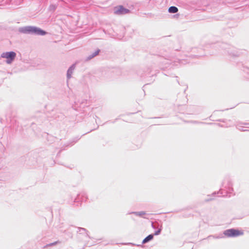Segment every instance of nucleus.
Returning <instances> with one entry per match:
<instances>
[{"instance_id": "1", "label": "nucleus", "mask_w": 249, "mask_h": 249, "mask_svg": "<svg viewBox=\"0 0 249 249\" xmlns=\"http://www.w3.org/2000/svg\"><path fill=\"white\" fill-rule=\"evenodd\" d=\"M21 31L24 33H32L36 35L41 36L45 35L46 34V32L40 29V28L31 26L26 27L22 29Z\"/></svg>"}, {"instance_id": "2", "label": "nucleus", "mask_w": 249, "mask_h": 249, "mask_svg": "<svg viewBox=\"0 0 249 249\" xmlns=\"http://www.w3.org/2000/svg\"><path fill=\"white\" fill-rule=\"evenodd\" d=\"M223 234L228 237H234L243 235L244 232L243 231L231 229L225 231Z\"/></svg>"}, {"instance_id": "3", "label": "nucleus", "mask_w": 249, "mask_h": 249, "mask_svg": "<svg viewBox=\"0 0 249 249\" xmlns=\"http://www.w3.org/2000/svg\"><path fill=\"white\" fill-rule=\"evenodd\" d=\"M16 56L15 53L13 52L3 53L1 54V57L7 59V63L10 64L13 61Z\"/></svg>"}, {"instance_id": "4", "label": "nucleus", "mask_w": 249, "mask_h": 249, "mask_svg": "<svg viewBox=\"0 0 249 249\" xmlns=\"http://www.w3.org/2000/svg\"><path fill=\"white\" fill-rule=\"evenodd\" d=\"M129 13V10L124 8L122 5H119L114 7V14L116 15H123Z\"/></svg>"}, {"instance_id": "5", "label": "nucleus", "mask_w": 249, "mask_h": 249, "mask_svg": "<svg viewBox=\"0 0 249 249\" xmlns=\"http://www.w3.org/2000/svg\"><path fill=\"white\" fill-rule=\"evenodd\" d=\"M168 11L171 13H176L178 11V9L175 6H171L169 7Z\"/></svg>"}, {"instance_id": "6", "label": "nucleus", "mask_w": 249, "mask_h": 249, "mask_svg": "<svg viewBox=\"0 0 249 249\" xmlns=\"http://www.w3.org/2000/svg\"><path fill=\"white\" fill-rule=\"evenodd\" d=\"M153 238V235L152 234L149 235L145 238H144L142 241V243H145Z\"/></svg>"}, {"instance_id": "7", "label": "nucleus", "mask_w": 249, "mask_h": 249, "mask_svg": "<svg viewBox=\"0 0 249 249\" xmlns=\"http://www.w3.org/2000/svg\"><path fill=\"white\" fill-rule=\"evenodd\" d=\"M99 52V50H98L96 52H95V53H94V54L92 55V57L97 55L98 54Z\"/></svg>"}, {"instance_id": "8", "label": "nucleus", "mask_w": 249, "mask_h": 249, "mask_svg": "<svg viewBox=\"0 0 249 249\" xmlns=\"http://www.w3.org/2000/svg\"><path fill=\"white\" fill-rule=\"evenodd\" d=\"M139 214L140 215H143V214H145V213H144V212H141V213H139Z\"/></svg>"}, {"instance_id": "9", "label": "nucleus", "mask_w": 249, "mask_h": 249, "mask_svg": "<svg viewBox=\"0 0 249 249\" xmlns=\"http://www.w3.org/2000/svg\"><path fill=\"white\" fill-rule=\"evenodd\" d=\"M160 230H159L158 231H157V232H156L155 234H156V235H158V234L160 232Z\"/></svg>"}, {"instance_id": "10", "label": "nucleus", "mask_w": 249, "mask_h": 249, "mask_svg": "<svg viewBox=\"0 0 249 249\" xmlns=\"http://www.w3.org/2000/svg\"><path fill=\"white\" fill-rule=\"evenodd\" d=\"M70 72H71V73L72 72V71H71V70H68V75H69V73H70Z\"/></svg>"}, {"instance_id": "11", "label": "nucleus", "mask_w": 249, "mask_h": 249, "mask_svg": "<svg viewBox=\"0 0 249 249\" xmlns=\"http://www.w3.org/2000/svg\"><path fill=\"white\" fill-rule=\"evenodd\" d=\"M55 244H56V242L55 243H52V244H50L49 246L53 245H54Z\"/></svg>"}]
</instances>
